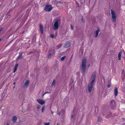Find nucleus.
<instances>
[{"instance_id":"nucleus-1","label":"nucleus","mask_w":125,"mask_h":125,"mask_svg":"<svg viewBox=\"0 0 125 125\" xmlns=\"http://www.w3.org/2000/svg\"><path fill=\"white\" fill-rule=\"evenodd\" d=\"M95 76L96 75L94 74L92 77L91 79V82L88 85V89L89 92L91 91V90L93 88L94 82L95 81Z\"/></svg>"},{"instance_id":"nucleus-2","label":"nucleus","mask_w":125,"mask_h":125,"mask_svg":"<svg viewBox=\"0 0 125 125\" xmlns=\"http://www.w3.org/2000/svg\"><path fill=\"white\" fill-rule=\"evenodd\" d=\"M86 60L85 59H83L82 66H81V70L83 73H84L86 70Z\"/></svg>"},{"instance_id":"nucleus-3","label":"nucleus","mask_w":125,"mask_h":125,"mask_svg":"<svg viewBox=\"0 0 125 125\" xmlns=\"http://www.w3.org/2000/svg\"><path fill=\"white\" fill-rule=\"evenodd\" d=\"M60 23V21L59 20H57L55 21L53 25V29L54 30H56L58 29Z\"/></svg>"},{"instance_id":"nucleus-4","label":"nucleus","mask_w":125,"mask_h":125,"mask_svg":"<svg viewBox=\"0 0 125 125\" xmlns=\"http://www.w3.org/2000/svg\"><path fill=\"white\" fill-rule=\"evenodd\" d=\"M111 20L112 21L115 22L116 21V16L115 12L111 10Z\"/></svg>"},{"instance_id":"nucleus-5","label":"nucleus","mask_w":125,"mask_h":125,"mask_svg":"<svg viewBox=\"0 0 125 125\" xmlns=\"http://www.w3.org/2000/svg\"><path fill=\"white\" fill-rule=\"evenodd\" d=\"M52 8L51 5L50 4H47L45 6L44 10L46 11L49 12L52 10Z\"/></svg>"},{"instance_id":"nucleus-6","label":"nucleus","mask_w":125,"mask_h":125,"mask_svg":"<svg viewBox=\"0 0 125 125\" xmlns=\"http://www.w3.org/2000/svg\"><path fill=\"white\" fill-rule=\"evenodd\" d=\"M37 102L40 104L42 105L45 103V101L41 99H38L37 100Z\"/></svg>"},{"instance_id":"nucleus-7","label":"nucleus","mask_w":125,"mask_h":125,"mask_svg":"<svg viewBox=\"0 0 125 125\" xmlns=\"http://www.w3.org/2000/svg\"><path fill=\"white\" fill-rule=\"evenodd\" d=\"M71 45V43L69 42H66L64 45V47L65 48H67L70 46Z\"/></svg>"},{"instance_id":"nucleus-8","label":"nucleus","mask_w":125,"mask_h":125,"mask_svg":"<svg viewBox=\"0 0 125 125\" xmlns=\"http://www.w3.org/2000/svg\"><path fill=\"white\" fill-rule=\"evenodd\" d=\"M40 29L41 32L42 34L43 33V27L41 25H40Z\"/></svg>"},{"instance_id":"nucleus-9","label":"nucleus","mask_w":125,"mask_h":125,"mask_svg":"<svg viewBox=\"0 0 125 125\" xmlns=\"http://www.w3.org/2000/svg\"><path fill=\"white\" fill-rule=\"evenodd\" d=\"M99 31L100 30L99 29H98L97 30L95 31V38H96L97 37Z\"/></svg>"},{"instance_id":"nucleus-10","label":"nucleus","mask_w":125,"mask_h":125,"mask_svg":"<svg viewBox=\"0 0 125 125\" xmlns=\"http://www.w3.org/2000/svg\"><path fill=\"white\" fill-rule=\"evenodd\" d=\"M23 53V52H22L21 53L19 56L18 58H17V60H19L20 59H21L23 57L22 56V54Z\"/></svg>"},{"instance_id":"nucleus-11","label":"nucleus","mask_w":125,"mask_h":125,"mask_svg":"<svg viewBox=\"0 0 125 125\" xmlns=\"http://www.w3.org/2000/svg\"><path fill=\"white\" fill-rule=\"evenodd\" d=\"M114 94L115 96H116L118 94V91L116 88H115L114 89Z\"/></svg>"},{"instance_id":"nucleus-12","label":"nucleus","mask_w":125,"mask_h":125,"mask_svg":"<svg viewBox=\"0 0 125 125\" xmlns=\"http://www.w3.org/2000/svg\"><path fill=\"white\" fill-rule=\"evenodd\" d=\"M115 102L114 100H111L110 102V104L111 106H113L115 105Z\"/></svg>"},{"instance_id":"nucleus-13","label":"nucleus","mask_w":125,"mask_h":125,"mask_svg":"<svg viewBox=\"0 0 125 125\" xmlns=\"http://www.w3.org/2000/svg\"><path fill=\"white\" fill-rule=\"evenodd\" d=\"M17 119V117L16 116H14L12 118V120L13 123H14L16 122Z\"/></svg>"},{"instance_id":"nucleus-14","label":"nucleus","mask_w":125,"mask_h":125,"mask_svg":"<svg viewBox=\"0 0 125 125\" xmlns=\"http://www.w3.org/2000/svg\"><path fill=\"white\" fill-rule=\"evenodd\" d=\"M18 64H16L15 65V67L14 68V71H13V73H15L16 72V71L17 70L18 68Z\"/></svg>"},{"instance_id":"nucleus-15","label":"nucleus","mask_w":125,"mask_h":125,"mask_svg":"<svg viewBox=\"0 0 125 125\" xmlns=\"http://www.w3.org/2000/svg\"><path fill=\"white\" fill-rule=\"evenodd\" d=\"M29 83V81L28 80H27L26 81V82L25 83V84L24 85V87H26L28 85V84Z\"/></svg>"},{"instance_id":"nucleus-16","label":"nucleus","mask_w":125,"mask_h":125,"mask_svg":"<svg viewBox=\"0 0 125 125\" xmlns=\"http://www.w3.org/2000/svg\"><path fill=\"white\" fill-rule=\"evenodd\" d=\"M122 55V52H120L118 54V56L119 60H120L121 59V56Z\"/></svg>"},{"instance_id":"nucleus-17","label":"nucleus","mask_w":125,"mask_h":125,"mask_svg":"<svg viewBox=\"0 0 125 125\" xmlns=\"http://www.w3.org/2000/svg\"><path fill=\"white\" fill-rule=\"evenodd\" d=\"M125 76V73L123 71L122 73V76L123 78H124Z\"/></svg>"},{"instance_id":"nucleus-18","label":"nucleus","mask_w":125,"mask_h":125,"mask_svg":"<svg viewBox=\"0 0 125 125\" xmlns=\"http://www.w3.org/2000/svg\"><path fill=\"white\" fill-rule=\"evenodd\" d=\"M45 109V106H44L42 107V110H41V111H42V112L43 113L44 112Z\"/></svg>"},{"instance_id":"nucleus-19","label":"nucleus","mask_w":125,"mask_h":125,"mask_svg":"<svg viewBox=\"0 0 125 125\" xmlns=\"http://www.w3.org/2000/svg\"><path fill=\"white\" fill-rule=\"evenodd\" d=\"M66 56H64L61 57V61H63L64 60V59L65 58Z\"/></svg>"},{"instance_id":"nucleus-20","label":"nucleus","mask_w":125,"mask_h":125,"mask_svg":"<svg viewBox=\"0 0 125 125\" xmlns=\"http://www.w3.org/2000/svg\"><path fill=\"white\" fill-rule=\"evenodd\" d=\"M62 46V45L61 44H60L58 45L57 47L56 48L57 49H59Z\"/></svg>"},{"instance_id":"nucleus-21","label":"nucleus","mask_w":125,"mask_h":125,"mask_svg":"<svg viewBox=\"0 0 125 125\" xmlns=\"http://www.w3.org/2000/svg\"><path fill=\"white\" fill-rule=\"evenodd\" d=\"M41 106L40 105H37V108L38 109H39L41 108Z\"/></svg>"},{"instance_id":"nucleus-22","label":"nucleus","mask_w":125,"mask_h":125,"mask_svg":"<svg viewBox=\"0 0 125 125\" xmlns=\"http://www.w3.org/2000/svg\"><path fill=\"white\" fill-rule=\"evenodd\" d=\"M50 36L52 38H53L54 37V35L53 34H51L50 35Z\"/></svg>"},{"instance_id":"nucleus-23","label":"nucleus","mask_w":125,"mask_h":125,"mask_svg":"<svg viewBox=\"0 0 125 125\" xmlns=\"http://www.w3.org/2000/svg\"><path fill=\"white\" fill-rule=\"evenodd\" d=\"M44 125H50V124L49 123H44Z\"/></svg>"},{"instance_id":"nucleus-24","label":"nucleus","mask_w":125,"mask_h":125,"mask_svg":"<svg viewBox=\"0 0 125 125\" xmlns=\"http://www.w3.org/2000/svg\"><path fill=\"white\" fill-rule=\"evenodd\" d=\"M52 55V54L51 53H50L48 55V57L49 58Z\"/></svg>"},{"instance_id":"nucleus-25","label":"nucleus","mask_w":125,"mask_h":125,"mask_svg":"<svg viewBox=\"0 0 125 125\" xmlns=\"http://www.w3.org/2000/svg\"><path fill=\"white\" fill-rule=\"evenodd\" d=\"M71 29L72 30H73V26L72 25H71Z\"/></svg>"},{"instance_id":"nucleus-26","label":"nucleus","mask_w":125,"mask_h":125,"mask_svg":"<svg viewBox=\"0 0 125 125\" xmlns=\"http://www.w3.org/2000/svg\"><path fill=\"white\" fill-rule=\"evenodd\" d=\"M55 83V80H54L53 81V82L52 83V85H53Z\"/></svg>"},{"instance_id":"nucleus-27","label":"nucleus","mask_w":125,"mask_h":125,"mask_svg":"<svg viewBox=\"0 0 125 125\" xmlns=\"http://www.w3.org/2000/svg\"><path fill=\"white\" fill-rule=\"evenodd\" d=\"M108 88H109L110 86V85L109 84H108Z\"/></svg>"},{"instance_id":"nucleus-28","label":"nucleus","mask_w":125,"mask_h":125,"mask_svg":"<svg viewBox=\"0 0 125 125\" xmlns=\"http://www.w3.org/2000/svg\"><path fill=\"white\" fill-rule=\"evenodd\" d=\"M2 28H0V32L2 31Z\"/></svg>"},{"instance_id":"nucleus-29","label":"nucleus","mask_w":125,"mask_h":125,"mask_svg":"<svg viewBox=\"0 0 125 125\" xmlns=\"http://www.w3.org/2000/svg\"><path fill=\"white\" fill-rule=\"evenodd\" d=\"M16 83L15 82H14V83H13V84L14 85H15V84Z\"/></svg>"},{"instance_id":"nucleus-30","label":"nucleus","mask_w":125,"mask_h":125,"mask_svg":"<svg viewBox=\"0 0 125 125\" xmlns=\"http://www.w3.org/2000/svg\"><path fill=\"white\" fill-rule=\"evenodd\" d=\"M73 117V115H72V116H71V118H72Z\"/></svg>"},{"instance_id":"nucleus-31","label":"nucleus","mask_w":125,"mask_h":125,"mask_svg":"<svg viewBox=\"0 0 125 125\" xmlns=\"http://www.w3.org/2000/svg\"><path fill=\"white\" fill-rule=\"evenodd\" d=\"M6 125H9V124H7Z\"/></svg>"},{"instance_id":"nucleus-32","label":"nucleus","mask_w":125,"mask_h":125,"mask_svg":"<svg viewBox=\"0 0 125 125\" xmlns=\"http://www.w3.org/2000/svg\"><path fill=\"white\" fill-rule=\"evenodd\" d=\"M57 125H59L58 124V123H57Z\"/></svg>"},{"instance_id":"nucleus-33","label":"nucleus","mask_w":125,"mask_h":125,"mask_svg":"<svg viewBox=\"0 0 125 125\" xmlns=\"http://www.w3.org/2000/svg\"><path fill=\"white\" fill-rule=\"evenodd\" d=\"M15 86H14V87H13V88H15Z\"/></svg>"},{"instance_id":"nucleus-34","label":"nucleus","mask_w":125,"mask_h":125,"mask_svg":"<svg viewBox=\"0 0 125 125\" xmlns=\"http://www.w3.org/2000/svg\"><path fill=\"white\" fill-rule=\"evenodd\" d=\"M0 40H1V39H0Z\"/></svg>"}]
</instances>
